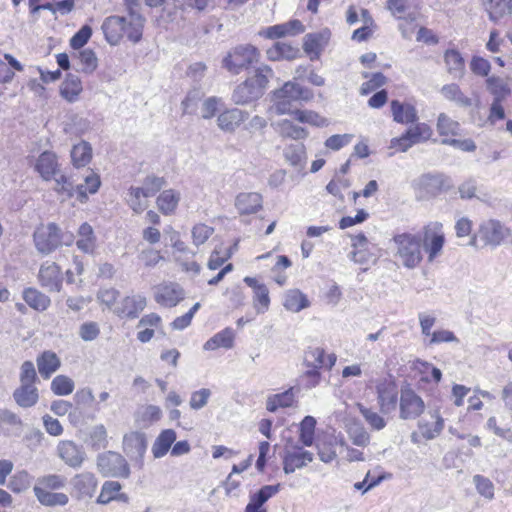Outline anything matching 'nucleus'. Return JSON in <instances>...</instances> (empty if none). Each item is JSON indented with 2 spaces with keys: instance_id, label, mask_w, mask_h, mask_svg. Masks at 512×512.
<instances>
[{
  "instance_id": "obj_1",
  "label": "nucleus",
  "mask_w": 512,
  "mask_h": 512,
  "mask_svg": "<svg viewBox=\"0 0 512 512\" xmlns=\"http://www.w3.org/2000/svg\"><path fill=\"white\" fill-rule=\"evenodd\" d=\"M127 15H112L104 19L101 29L110 45H118L123 37L136 44L142 39L146 22L138 0H125Z\"/></svg>"
},
{
  "instance_id": "obj_2",
  "label": "nucleus",
  "mask_w": 512,
  "mask_h": 512,
  "mask_svg": "<svg viewBox=\"0 0 512 512\" xmlns=\"http://www.w3.org/2000/svg\"><path fill=\"white\" fill-rule=\"evenodd\" d=\"M70 156L77 173L70 175V184L76 182V186L69 191L68 196L80 203H86L88 194H95L101 185L99 175L87 167L92 160V147L88 142L82 141L73 146Z\"/></svg>"
},
{
  "instance_id": "obj_3",
  "label": "nucleus",
  "mask_w": 512,
  "mask_h": 512,
  "mask_svg": "<svg viewBox=\"0 0 512 512\" xmlns=\"http://www.w3.org/2000/svg\"><path fill=\"white\" fill-rule=\"evenodd\" d=\"M394 257L406 268L414 269L423 260L420 235L409 232L396 233L390 240Z\"/></svg>"
},
{
  "instance_id": "obj_4",
  "label": "nucleus",
  "mask_w": 512,
  "mask_h": 512,
  "mask_svg": "<svg viewBox=\"0 0 512 512\" xmlns=\"http://www.w3.org/2000/svg\"><path fill=\"white\" fill-rule=\"evenodd\" d=\"M310 97L311 92L309 89L295 82L288 81L282 88L274 92V104L270 107L269 114L271 117L287 115L292 111V102L308 100Z\"/></svg>"
},
{
  "instance_id": "obj_5",
  "label": "nucleus",
  "mask_w": 512,
  "mask_h": 512,
  "mask_svg": "<svg viewBox=\"0 0 512 512\" xmlns=\"http://www.w3.org/2000/svg\"><path fill=\"white\" fill-rule=\"evenodd\" d=\"M260 60V51L251 44L232 48L222 60V67L234 75L249 69Z\"/></svg>"
},
{
  "instance_id": "obj_6",
  "label": "nucleus",
  "mask_w": 512,
  "mask_h": 512,
  "mask_svg": "<svg viewBox=\"0 0 512 512\" xmlns=\"http://www.w3.org/2000/svg\"><path fill=\"white\" fill-rule=\"evenodd\" d=\"M510 229L497 219H488L483 221L469 244L473 247H479L478 241L484 246L497 247L510 236Z\"/></svg>"
},
{
  "instance_id": "obj_7",
  "label": "nucleus",
  "mask_w": 512,
  "mask_h": 512,
  "mask_svg": "<svg viewBox=\"0 0 512 512\" xmlns=\"http://www.w3.org/2000/svg\"><path fill=\"white\" fill-rule=\"evenodd\" d=\"M374 386L377 403L380 412L389 414L396 409L398 401V386L392 376L379 378L377 380H369L366 384L367 388Z\"/></svg>"
},
{
  "instance_id": "obj_8",
  "label": "nucleus",
  "mask_w": 512,
  "mask_h": 512,
  "mask_svg": "<svg viewBox=\"0 0 512 512\" xmlns=\"http://www.w3.org/2000/svg\"><path fill=\"white\" fill-rule=\"evenodd\" d=\"M422 248L427 253V261L432 263L442 254L445 244L443 225L440 222H430L422 229Z\"/></svg>"
},
{
  "instance_id": "obj_9",
  "label": "nucleus",
  "mask_w": 512,
  "mask_h": 512,
  "mask_svg": "<svg viewBox=\"0 0 512 512\" xmlns=\"http://www.w3.org/2000/svg\"><path fill=\"white\" fill-rule=\"evenodd\" d=\"M33 240L37 251L48 255L61 245V229L54 223L41 225L34 231Z\"/></svg>"
},
{
  "instance_id": "obj_10",
  "label": "nucleus",
  "mask_w": 512,
  "mask_h": 512,
  "mask_svg": "<svg viewBox=\"0 0 512 512\" xmlns=\"http://www.w3.org/2000/svg\"><path fill=\"white\" fill-rule=\"evenodd\" d=\"M97 466L105 477L128 478L130 468L126 459L117 452L108 451L98 456Z\"/></svg>"
},
{
  "instance_id": "obj_11",
  "label": "nucleus",
  "mask_w": 512,
  "mask_h": 512,
  "mask_svg": "<svg viewBox=\"0 0 512 512\" xmlns=\"http://www.w3.org/2000/svg\"><path fill=\"white\" fill-rule=\"evenodd\" d=\"M35 168L45 181L54 180L57 191L64 190V175L59 169V163L54 153L45 151L37 159Z\"/></svg>"
},
{
  "instance_id": "obj_12",
  "label": "nucleus",
  "mask_w": 512,
  "mask_h": 512,
  "mask_svg": "<svg viewBox=\"0 0 512 512\" xmlns=\"http://www.w3.org/2000/svg\"><path fill=\"white\" fill-rule=\"evenodd\" d=\"M425 409L423 399L410 387L401 389L400 394V418L416 419Z\"/></svg>"
},
{
  "instance_id": "obj_13",
  "label": "nucleus",
  "mask_w": 512,
  "mask_h": 512,
  "mask_svg": "<svg viewBox=\"0 0 512 512\" xmlns=\"http://www.w3.org/2000/svg\"><path fill=\"white\" fill-rule=\"evenodd\" d=\"M94 401V395L90 388H82L74 395V403L71 404L72 410L69 412L70 422L77 425L86 418L93 419V415L88 414V410Z\"/></svg>"
},
{
  "instance_id": "obj_14",
  "label": "nucleus",
  "mask_w": 512,
  "mask_h": 512,
  "mask_svg": "<svg viewBox=\"0 0 512 512\" xmlns=\"http://www.w3.org/2000/svg\"><path fill=\"white\" fill-rule=\"evenodd\" d=\"M147 450L146 435L139 431H132L123 437V451L131 461L136 462L140 467L143 464V457Z\"/></svg>"
},
{
  "instance_id": "obj_15",
  "label": "nucleus",
  "mask_w": 512,
  "mask_h": 512,
  "mask_svg": "<svg viewBox=\"0 0 512 512\" xmlns=\"http://www.w3.org/2000/svg\"><path fill=\"white\" fill-rule=\"evenodd\" d=\"M336 359L335 354L325 356L324 349L320 347L309 348L305 352L304 363L312 370L308 371L307 374L318 379L320 376L318 370L321 368L331 369L335 365Z\"/></svg>"
},
{
  "instance_id": "obj_16",
  "label": "nucleus",
  "mask_w": 512,
  "mask_h": 512,
  "mask_svg": "<svg viewBox=\"0 0 512 512\" xmlns=\"http://www.w3.org/2000/svg\"><path fill=\"white\" fill-rule=\"evenodd\" d=\"M287 116L288 118H284L283 120L277 123L279 126H282V128H295L292 125L293 121L315 127L329 125V122L325 117L321 116L320 114L312 110L296 109L289 112Z\"/></svg>"
},
{
  "instance_id": "obj_17",
  "label": "nucleus",
  "mask_w": 512,
  "mask_h": 512,
  "mask_svg": "<svg viewBox=\"0 0 512 512\" xmlns=\"http://www.w3.org/2000/svg\"><path fill=\"white\" fill-rule=\"evenodd\" d=\"M432 136V130H406L400 137L393 138L389 148L396 152H405L414 144L426 141Z\"/></svg>"
},
{
  "instance_id": "obj_18",
  "label": "nucleus",
  "mask_w": 512,
  "mask_h": 512,
  "mask_svg": "<svg viewBox=\"0 0 512 512\" xmlns=\"http://www.w3.org/2000/svg\"><path fill=\"white\" fill-rule=\"evenodd\" d=\"M415 185L418 189L430 195H436L452 186L450 179L440 173L423 174L415 181Z\"/></svg>"
},
{
  "instance_id": "obj_19",
  "label": "nucleus",
  "mask_w": 512,
  "mask_h": 512,
  "mask_svg": "<svg viewBox=\"0 0 512 512\" xmlns=\"http://www.w3.org/2000/svg\"><path fill=\"white\" fill-rule=\"evenodd\" d=\"M253 290V307L257 314H264L270 307L268 287L258 279L246 276L243 280Z\"/></svg>"
},
{
  "instance_id": "obj_20",
  "label": "nucleus",
  "mask_w": 512,
  "mask_h": 512,
  "mask_svg": "<svg viewBox=\"0 0 512 512\" xmlns=\"http://www.w3.org/2000/svg\"><path fill=\"white\" fill-rule=\"evenodd\" d=\"M39 281L49 291L59 292L62 285L61 267L53 262H45L39 271Z\"/></svg>"
},
{
  "instance_id": "obj_21",
  "label": "nucleus",
  "mask_w": 512,
  "mask_h": 512,
  "mask_svg": "<svg viewBox=\"0 0 512 512\" xmlns=\"http://www.w3.org/2000/svg\"><path fill=\"white\" fill-rule=\"evenodd\" d=\"M313 461V453L303 448H295L286 451L283 457V470L286 474L293 473L296 469H301Z\"/></svg>"
},
{
  "instance_id": "obj_22",
  "label": "nucleus",
  "mask_w": 512,
  "mask_h": 512,
  "mask_svg": "<svg viewBox=\"0 0 512 512\" xmlns=\"http://www.w3.org/2000/svg\"><path fill=\"white\" fill-rule=\"evenodd\" d=\"M183 299L184 290L176 283L160 285L155 292L156 302L166 307H174Z\"/></svg>"
},
{
  "instance_id": "obj_23",
  "label": "nucleus",
  "mask_w": 512,
  "mask_h": 512,
  "mask_svg": "<svg viewBox=\"0 0 512 512\" xmlns=\"http://www.w3.org/2000/svg\"><path fill=\"white\" fill-rule=\"evenodd\" d=\"M280 491V484L265 485L259 491L250 495L244 512H267L264 504Z\"/></svg>"
},
{
  "instance_id": "obj_24",
  "label": "nucleus",
  "mask_w": 512,
  "mask_h": 512,
  "mask_svg": "<svg viewBox=\"0 0 512 512\" xmlns=\"http://www.w3.org/2000/svg\"><path fill=\"white\" fill-rule=\"evenodd\" d=\"M304 30L305 27L301 21L295 19L286 23L270 26L260 34L268 39H277L285 36H295L303 33Z\"/></svg>"
},
{
  "instance_id": "obj_25",
  "label": "nucleus",
  "mask_w": 512,
  "mask_h": 512,
  "mask_svg": "<svg viewBox=\"0 0 512 512\" xmlns=\"http://www.w3.org/2000/svg\"><path fill=\"white\" fill-rule=\"evenodd\" d=\"M263 198L257 192H244L237 195L235 207L241 215L257 213L262 208Z\"/></svg>"
},
{
  "instance_id": "obj_26",
  "label": "nucleus",
  "mask_w": 512,
  "mask_h": 512,
  "mask_svg": "<svg viewBox=\"0 0 512 512\" xmlns=\"http://www.w3.org/2000/svg\"><path fill=\"white\" fill-rule=\"evenodd\" d=\"M391 112L394 121L402 125L414 124L418 119L416 108L410 103L393 100L391 102Z\"/></svg>"
},
{
  "instance_id": "obj_27",
  "label": "nucleus",
  "mask_w": 512,
  "mask_h": 512,
  "mask_svg": "<svg viewBox=\"0 0 512 512\" xmlns=\"http://www.w3.org/2000/svg\"><path fill=\"white\" fill-rule=\"evenodd\" d=\"M146 298L142 295L127 296L123 299L121 307L118 308L117 313L121 317L134 319L138 317L139 313L146 307Z\"/></svg>"
},
{
  "instance_id": "obj_28",
  "label": "nucleus",
  "mask_w": 512,
  "mask_h": 512,
  "mask_svg": "<svg viewBox=\"0 0 512 512\" xmlns=\"http://www.w3.org/2000/svg\"><path fill=\"white\" fill-rule=\"evenodd\" d=\"M176 438L177 434L173 429L162 430L152 444L151 451L154 458L159 459L164 457L168 451L172 449Z\"/></svg>"
},
{
  "instance_id": "obj_29",
  "label": "nucleus",
  "mask_w": 512,
  "mask_h": 512,
  "mask_svg": "<svg viewBox=\"0 0 512 512\" xmlns=\"http://www.w3.org/2000/svg\"><path fill=\"white\" fill-rule=\"evenodd\" d=\"M261 96L259 90L252 84V81L247 78L234 89L232 100L235 104L243 105L257 100Z\"/></svg>"
},
{
  "instance_id": "obj_30",
  "label": "nucleus",
  "mask_w": 512,
  "mask_h": 512,
  "mask_svg": "<svg viewBox=\"0 0 512 512\" xmlns=\"http://www.w3.org/2000/svg\"><path fill=\"white\" fill-rule=\"evenodd\" d=\"M283 306L286 310L298 313L310 306L308 297L299 289H290L284 293Z\"/></svg>"
},
{
  "instance_id": "obj_31",
  "label": "nucleus",
  "mask_w": 512,
  "mask_h": 512,
  "mask_svg": "<svg viewBox=\"0 0 512 512\" xmlns=\"http://www.w3.org/2000/svg\"><path fill=\"white\" fill-rule=\"evenodd\" d=\"M444 62L446 65L447 72L454 79H460L463 77L465 72V61L458 50H446L444 53Z\"/></svg>"
},
{
  "instance_id": "obj_32",
  "label": "nucleus",
  "mask_w": 512,
  "mask_h": 512,
  "mask_svg": "<svg viewBox=\"0 0 512 512\" xmlns=\"http://www.w3.org/2000/svg\"><path fill=\"white\" fill-rule=\"evenodd\" d=\"M249 117L248 113L239 108L226 109L218 116L219 128H234L240 126Z\"/></svg>"
},
{
  "instance_id": "obj_33",
  "label": "nucleus",
  "mask_w": 512,
  "mask_h": 512,
  "mask_svg": "<svg viewBox=\"0 0 512 512\" xmlns=\"http://www.w3.org/2000/svg\"><path fill=\"white\" fill-rule=\"evenodd\" d=\"M76 245L84 253H92L96 247V236L93 228L88 223H83L77 232Z\"/></svg>"
},
{
  "instance_id": "obj_34",
  "label": "nucleus",
  "mask_w": 512,
  "mask_h": 512,
  "mask_svg": "<svg viewBox=\"0 0 512 512\" xmlns=\"http://www.w3.org/2000/svg\"><path fill=\"white\" fill-rule=\"evenodd\" d=\"M120 490L121 484L119 482L106 481L102 486L97 502L100 504H107L113 500L126 502L128 500V496L124 493H120Z\"/></svg>"
},
{
  "instance_id": "obj_35",
  "label": "nucleus",
  "mask_w": 512,
  "mask_h": 512,
  "mask_svg": "<svg viewBox=\"0 0 512 512\" xmlns=\"http://www.w3.org/2000/svg\"><path fill=\"white\" fill-rule=\"evenodd\" d=\"M295 401L294 389L290 388L282 393L273 394L268 396L266 400V409L269 412H275L279 408H288L293 405Z\"/></svg>"
},
{
  "instance_id": "obj_36",
  "label": "nucleus",
  "mask_w": 512,
  "mask_h": 512,
  "mask_svg": "<svg viewBox=\"0 0 512 512\" xmlns=\"http://www.w3.org/2000/svg\"><path fill=\"white\" fill-rule=\"evenodd\" d=\"M16 403L24 408L32 407L38 401V391L34 385L21 384L13 393Z\"/></svg>"
},
{
  "instance_id": "obj_37",
  "label": "nucleus",
  "mask_w": 512,
  "mask_h": 512,
  "mask_svg": "<svg viewBox=\"0 0 512 512\" xmlns=\"http://www.w3.org/2000/svg\"><path fill=\"white\" fill-rule=\"evenodd\" d=\"M72 486L79 497L92 496L96 489V479L91 473H83L72 480Z\"/></svg>"
},
{
  "instance_id": "obj_38",
  "label": "nucleus",
  "mask_w": 512,
  "mask_h": 512,
  "mask_svg": "<svg viewBox=\"0 0 512 512\" xmlns=\"http://www.w3.org/2000/svg\"><path fill=\"white\" fill-rule=\"evenodd\" d=\"M234 343V332L231 328H225L211 337L203 346L204 350H216L218 348L230 349Z\"/></svg>"
},
{
  "instance_id": "obj_39",
  "label": "nucleus",
  "mask_w": 512,
  "mask_h": 512,
  "mask_svg": "<svg viewBox=\"0 0 512 512\" xmlns=\"http://www.w3.org/2000/svg\"><path fill=\"white\" fill-rule=\"evenodd\" d=\"M299 54V49L284 42H276L267 50V57L272 61L280 59L292 60Z\"/></svg>"
},
{
  "instance_id": "obj_40",
  "label": "nucleus",
  "mask_w": 512,
  "mask_h": 512,
  "mask_svg": "<svg viewBox=\"0 0 512 512\" xmlns=\"http://www.w3.org/2000/svg\"><path fill=\"white\" fill-rule=\"evenodd\" d=\"M180 201L179 192L173 189L164 190L157 198V206L159 210L165 214L169 215L174 213L176 210L178 203Z\"/></svg>"
},
{
  "instance_id": "obj_41",
  "label": "nucleus",
  "mask_w": 512,
  "mask_h": 512,
  "mask_svg": "<svg viewBox=\"0 0 512 512\" xmlns=\"http://www.w3.org/2000/svg\"><path fill=\"white\" fill-rule=\"evenodd\" d=\"M324 42L325 36L323 33H310L304 37L303 49L311 60L319 58Z\"/></svg>"
},
{
  "instance_id": "obj_42",
  "label": "nucleus",
  "mask_w": 512,
  "mask_h": 512,
  "mask_svg": "<svg viewBox=\"0 0 512 512\" xmlns=\"http://www.w3.org/2000/svg\"><path fill=\"white\" fill-rule=\"evenodd\" d=\"M487 90L494 96V100L502 101L511 93L509 83L506 79L492 76L486 80Z\"/></svg>"
},
{
  "instance_id": "obj_43",
  "label": "nucleus",
  "mask_w": 512,
  "mask_h": 512,
  "mask_svg": "<svg viewBox=\"0 0 512 512\" xmlns=\"http://www.w3.org/2000/svg\"><path fill=\"white\" fill-rule=\"evenodd\" d=\"M162 416L161 409L156 405H146L141 407L135 417V421L142 427H147L160 420Z\"/></svg>"
},
{
  "instance_id": "obj_44",
  "label": "nucleus",
  "mask_w": 512,
  "mask_h": 512,
  "mask_svg": "<svg viewBox=\"0 0 512 512\" xmlns=\"http://www.w3.org/2000/svg\"><path fill=\"white\" fill-rule=\"evenodd\" d=\"M39 373L49 378L60 366V360L53 352H44L37 360Z\"/></svg>"
},
{
  "instance_id": "obj_45",
  "label": "nucleus",
  "mask_w": 512,
  "mask_h": 512,
  "mask_svg": "<svg viewBox=\"0 0 512 512\" xmlns=\"http://www.w3.org/2000/svg\"><path fill=\"white\" fill-rule=\"evenodd\" d=\"M23 298L31 308L38 311L45 310L50 304V299L34 288H27L23 292Z\"/></svg>"
},
{
  "instance_id": "obj_46",
  "label": "nucleus",
  "mask_w": 512,
  "mask_h": 512,
  "mask_svg": "<svg viewBox=\"0 0 512 512\" xmlns=\"http://www.w3.org/2000/svg\"><path fill=\"white\" fill-rule=\"evenodd\" d=\"M284 155L286 160L296 168H303L305 165V148L304 145L300 142L293 143L289 145L285 151Z\"/></svg>"
},
{
  "instance_id": "obj_47",
  "label": "nucleus",
  "mask_w": 512,
  "mask_h": 512,
  "mask_svg": "<svg viewBox=\"0 0 512 512\" xmlns=\"http://www.w3.org/2000/svg\"><path fill=\"white\" fill-rule=\"evenodd\" d=\"M273 75V70L269 66L262 65L258 67L255 70V74L248 79L252 81V84L255 86V88L259 90V93L263 95L268 86L269 80L273 77Z\"/></svg>"
},
{
  "instance_id": "obj_48",
  "label": "nucleus",
  "mask_w": 512,
  "mask_h": 512,
  "mask_svg": "<svg viewBox=\"0 0 512 512\" xmlns=\"http://www.w3.org/2000/svg\"><path fill=\"white\" fill-rule=\"evenodd\" d=\"M148 196H144L143 189L140 187H131L127 196V203L136 213L143 212L148 206Z\"/></svg>"
},
{
  "instance_id": "obj_49",
  "label": "nucleus",
  "mask_w": 512,
  "mask_h": 512,
  "mask_svg": "<svg viewBox=\"0 0 512 512\" xmlns=\"http://www.w3.org/2000/svg\"><path fill=\"white\" fill-rule=\"evenodd\" d=\"M490 19L497 21L512 11V0H489L487 7Z\"/></svg>"
},
{
  "instance_id": "obj_50",
  "label": "nucleus",
  "mask_w": 512,
  "mask_h": 512,
  "mask_svg": "<svg viewBox=\"0 0 512 512\" xmlns=\"http://www.w3.org/2000/svg\"><path fill=\"white\" fill-rule=\"evenodd\" d=\"M349 439L359 447H366L370 443V435L366 429L359 423H353L347 430Z\"/></svg>"
},
{
  "instance_id": "obj_51",
  "label": "nucleus",
  "mask_w": 512,
  "mask_h": 512,
  "mask_svg": "<svg viewBox=\"0 0 512 512\" xmlns=\"http://www.w3.org/2000/svg\"><path fill=\"white\" fill-rule=\"evenodd\" d=\"M34 493L39 502L43 505L55 506L64 504V495L61 493H53L41 486H35Z\"/></svg>"
},
{
  "instance_id": "obj_52",
  "label": "nucleus",
  "mask_w": 512,
  "mask_h": 512,
  "mask_svg": "<svg viewBox=\"0 0 512 512\" xmlns=\"http://www.w3.org/2000/svg\"><path fill=\"white\" fill-rule=\"evenodd\" d=\"M357 408L368 425L374 430H382L386 426L385 419L371 408L361 403L357 404Z\"/></svg>"
},
{
  "instance_id": "obj_53",
  "label": "nucleus",
  "mask_w": 512,
  "mask_h": 512,
  "mask_svg": "<svg viewBox=\"0 0 512 512\" xmlns=\"http://www.w3.org/2000/svg\"><path fill=\"white\" fill-rule=\"evenodd\" d=\"M203 92L200 89L190 90L181 102L183 114H194L198 109V104L203 97Z\"/></svg>"
},
{
  "instance_id": "obj_54",
  "label": "nucleus",
  "mask_w": 512,
  "mask_h": 512,
  "mask_svg": "<svg viewBox=\"0 0 512 512\" xmlns=\"http://www.w3.org/2000/svg\"><path fill=\"white\" fill-rule=\"evenodd\" d=\"M441 92L446 99L454 101L461 106L471 105V100L461 92L456 84L444 85Z\"/></svg>"
},
{
  "instance_id": "obj_55",
  "label": "nucleus",
  "mask_w": 512,
  "mask_h": 512,
  "mask_svg": "<svg viewBox=\"0 0 512 512\" xmlns=\"http://www.w3.org/2000/svg\"><path fill=\"white\" fill-rule=\"evenodd\" d=\"M316 420L312 416H306L300 423V440L305 446H311L314 440Z\"/></svg>"
},
{
  "instance_id": "obj_56",
  "label": "nucleus",
  "mask_w": 512,
  "mask_h": 512,
  "mask_svg": "<svg viewBox=\"0 0 512 512\" xmlns=\"http://www.w3.org/2000/svg\"><path fill=\"white\" fill-rule=\"evenodd\" d=\"M214 233V228L204 223H198L192 227L191 236L195 246L204 244Z\"/></svg>"
},
{
  "instance_id": "obj_57",
  "label": "nucleus",
  "mask_w": 512,
  "mask_h": 512,
  "mask_svg": "<svg viewBox=\"0 0 512 512\" xmlns=\"http://www.w3.org/2000/svg\"><path fill=\"white\" fill-rule=\"evenodd\" d=\"M435 419L432 426L428 423L420 425L421 434L427 440H432L439 436L444 428V420L438 413L435 414Z\"/></svg>"
},
{
  "instance_id": "obj_58",
  "label": "nucleus",
  "mask_w": 512,
  "mask_h": 512,
  "mask_svg": "<svg viewBox=\"0 0 512 512\" xmlns=\"http://www.w3.org/2000/svg\"><path fill=\"white\" fill-rule=\"evenodd\" d=\"M82 83L77 75L66 74V101H74L82 92Z\"/></svg>"
},
{
  "instance_id": "obj_59",
  "label": "nucleus",
  "mask_w": 512,
  "mask_h": 512,
  "mask_svg": "<svg viewBox=\"0 0 512 512\" xmlns=\"http://www.w3.org/2000/svg\"><path fill=\"white\" fill-rule=\"evenodd\" d=\"M30 479L31 477L27 471H19L11 477L8 487L13 492L20 493L29 487Z\"/></svg>"
},
{
  "instance_id": "obj_60",
  "label": "nucleus",
  "mask_w": 512,
  "mask_h": 512,
  "mask_svg": "<svg viewBox=\"0 0 512 512\" xmlns=\"http://www.w3.org/2000/svg\"><path fill=\"white\" fill-rule=\"evenodd\" d=\"M81 70L86 74H91L98 66L96 54L91 49H85L79 53Z\"/></svg>"
},
{
  "instance_id": "obj_61",
  "label": "nucleus",
  "mask_w": 512,
  "mask_h": 512,
  "mask_svg": "<svg viewBox=\"0 0 512 512\" xmlns=\"http://www.w3.org/2000/svg\"><path fill=\"white\" fill-rule=\"evenodd\" d=\"M473 482L475 484L477 492L488 500H492L494 498V485L490 479L482 476L475 475L473 477Z\"/></svg>"
},
{
  "instance_id": "obj_62",
  "label": "nucleus",
  "mask_w": 512,
  "mask_h": 512,
  "mask_svg": "<svg viewBox=\"0 0 512 512\" xmlns=\"http://www.w3.org/2000/svg\"><path fill=\"white\" fill-rule=\"evenodd\" d=\"M166 181L163 177H158L154 175L147 176L144 181L141 189H143L144 196L152 197L154 196L164 185Z\"/></svg>"
},
{
  "instance_id": "obj_63",
  "label": "nucleus",
  "mask_w": 512,
  "mask_h": 512,
  "mask_svg": "<svg viewBox=\"0 0 512 512\" xmlns=\"http://www.w3.org/2000/svg\"><path fill=\"white\" fill-rule=\"evenodd\" d=\"M84 451L73 442L66 441V464L78 467L84 460Z\"/></svg>"
},
{
  "instance_id": "obj_64",
  "label": "nucleus",
  "mask_w": 512,
  "mask_h": 512,
  "mask_svg": "<svg viewBox=\"0 0 512 512\" xmlns=\"http://www.w3.org/2000/svg\"><path fill=\"white\" fill-rule=\"evenodd\" d=\"M211 396V390L208 388H201L197 391H194L191 394L189 400V406L193 410H200L205 407L208 403V400Z\"/></svg>"
}]
</instances>
